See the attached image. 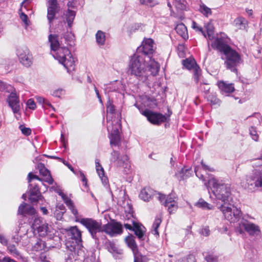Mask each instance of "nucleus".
I'll return each mask as SVG.
<instances>
[{
    "instance_id": "nucleus-1",
    "label": "nucleus",
    "mask_w": 262,
    "mask_h": 262,
    "mask_svg": "<svg viewBox=\"0 0 262 262\" xmlns=\"http://www.w3.org/2000/svg\"><path fill=\"white\" fill-rule=\"evenodd\" d=\"M229 38L224 33H221L211 43L212 48L225 55L226 68L233 72H237V67L242 62L240 54L229 45Z\"/></svg>"
},
{
    "instance_id": "nucleus-2",
    "label": "nucleus",
    "mask_w": 262,
    "mask_h": 262,
    "mask_svg": "<svg viewBox=\"0 0 262 262\" xmlns=\"http://www.w3.org/2000/svg\"><path fill=\"white\" fill-rule=\"evenodd\" d=\"M127 73L139 80L143 81L147 79V63L142 55L134 54L130 57Z\"/></svg>"
},
{
    "instance_id": "nucleus-3",
    "label": "nucleus",
    "mask_w": 262,
    "mask_h": 262,
    "mask_svg": "<svg viewBox=\"0 0 262 262\" xmlns=\"http://www.w3.org/2000/svg\"><path fill=\"white\" fill-rule=\"evenodd\" d=\"M209 184L212 186V192L218 200L222 201L224 204L232 202L233 199L229 185L215 179H210Z\"/></svg>"
},
{
    "instance_id": "nucleus-4",
    "label": "nucleus",
    "mask_w": 262,
    "mask_h": 262,
    "mask_svg": "<svg viewBox=\"0 0 262 262\" xmlns=\"http://www.w3.org/2000/svg\"><path fill=\"white\" fill-rule=\"evenodd\" d=\"M66 246L72 252H75L82 247L81 232L77 226L71 227L67 230Z\"/></svg>"
},
{
    "instance_id": "nucleus-5",
    "label": "nucleus",
    "mask_w": 262,
    "mask_h": 262,
    "mask_svg": "<svg viewBox=\"0 0 262 262\" xmlns=\"http://www.w3.org/2000/svg\"><path fill=\"white\" fill-rule=\"evenodd\" d=\"M74 38V34L72 32L68 31L60 36L56 34H50L48 37L51 50L56 52L59 49L66 47L64 46V44L72 46Z\"/></svg>"
},
{
    "instance_id": "nucleus-6",
    "label": "nucleus",
    "mask_w": 262,
    "mask_h": 262,
    "mask_svg": "<svg viewBox=\"0 0 262 262\" xmlns=\"http://www.w3.org/2000/svg\"><path fill=\"white\" fill-rule=\"evenodd\" d=\"M76 221L79 222L86 228L92 237L95 240L96 243L99 242L98 234L103 233L104 231V225H102L101 222L92 218H81L76 219Z\"/></svg>"
},
{
    "instance_id": "nucleus-7",
    "label": "nucleus",
    "mask_w": 262,
    "mask_h": 262,
    "mask_svg": "<svg viewBox=\"0 0 262 262\" xmlns=\"http://www.w3.org/2000/svg\"><path fill=\"white\" fill-rule=\"evenodd\" d=\"M54 57L64 66L67 70L68 72L70 73L75 71V58L67 47H62L59 49Z\"/></svg>"
},
{
    "instance_id": "nucleus-8",
    "label": "nucleus",
    "mask_w": 262,
    "mask_h": 262,
    "mask_svg": "<svg viewBox=\"0 0 262 262\" xmlns=\"http://www.w3.org/2000/svg\"><path fill=\"white\" fill-rule=\"evenodd\" d=\"M220 210L225 218L231 223H235L240 221L242 216L241 210L232 202H227L220 207Z\"/></svg>"
},
{
    "instance_id": "nucleus-9",
    "label": "nucleus",
    "mask_w": 262,
    "mask_h": 262,
    "mask_svg": "<svg viewBox=\"0 0 262 262\" xmlns=\"http://www.w3.org/2000/svg\"><path fill=\"white\" fill-rule=\"evenodd\" d=\"M238 224L239 227H236V231L240 234L244 232L242 229V228H244L245 230L251 236H257L260 234V230L259 226L254 223L242 220Z\"/></svg>"
},
{
    "instance_id": "nucleus-10",
    "label": "nucleus",
    "mask_w": 262,
    "mask_h": 262,
    "mask_svg": "<svg viewBox=\"0 0 262 262\" xmlns=\"http://www.w3.org/2000/svg\"><path fill=\"white\" fill-rule=\"evenodd\" d=\"M142 115L146 117L151 124L159 125L167 121V117L161 113L153 112L148 109L140 111Z\"/></svg>"
},
{
    "instance_id": "nucleus-11",
    "label": "nucleus",
    "mask_w": 262,
    "mask_h": 262,
    "mask_svg": "<svg viewBox=\"0 0 262 262\" xmlns=\"http://www.w3.org/2000/svg\"><path fill=\"white\" fill-rule=\"evenodd\" d=\"M110 161L112 164L117 167L126 168L128 162V158L126 155L121 156L118 151L113 150L111 154Z\"/></svg>"
},
{
    "instance_id": "nucleus-12",
    "label": "nucleus",
    "mask_w": 262,
    "mask_h": 262,
    "mask_svg": "<svg viewBox=\"0 0 262 262\" xmlns=\"http://www.w3.org/2000/svg\"><path fill=\"white\" fill-rule=\"evenodd\" d=\"M246 181L248 186L257 189L260 188L262 190V174L259 170H253L252 174L247 177Z\"/></svg>"
},
{
    "instance_id": "nucleus-13",
    "label": "nucleus",
    "mask_w": 262,
    "mask_h": 262,
    "mask_svg": "<svg viewBox=\"0 0 262 262\" xmlns=\"http://www.w3.org/2000/svg\"><path fill=\"white\" fill-rule=\"evenodd\" d=\"M17 55L20 62L27 67L32 64V56L29 54V51L26 47H18L17 49Z\"/></svg>"
},
{
    "instance_id": "nucleus-14",
    "label": "nucleus",
    "mask_w": 262,
    "mask_h": 262,
    "mask_svg": "<svg viewBox=\"0 0 262 262\" xmlns=\"http://www.w3.org/2000/svg\"><path fill=\"white\" fill-rule=\"evenodd\" d=\"M154 40L151 38L146 39L142 45L138 47L135 54L144 55L150 57L154 53Z\"/></svg>"
},
{
    "instance_id": "nucleus-15",
    "label": "nucleus",
    "mask_w": 262,
    "mask_h": 262,
    "mask_svg": "<svg viewBox=\"0 0 262 262\" xmlns=\"http://www.w3.org/2000/svg\"><path fill=\"white\" fill-rule=\"evenodd\" d=\"M122 225L120 222L108 223L104 225V231L108 235L113 236L122 233Z\"/></svg>"
},
{
    "instance_id": "nucleus-16",
    "label": "nucleus",
    "mask_w": 262,
    "mask_h": 262,
    "mask_svg": "<svg viewBox=\"0 0 262 262\" xmlns=\"http://www.w3.org/2000/svg\"><path fill=\"white\" fill-rule=\"evenodd\" d=\"M59 7L58 6L57 0H49V6L48 8L47 18L50 25L55 18V15L59 12Z\"/></svg>"
},
{
    "instance_id": "nucleus-17",
    "label": "nucleus",
    "mask_w": 262,
    "mask_h": 262,
    "mask_svg": "<svg viewBox=\"0 0 262 262\" xmlns=\"http://www.w3.org/2000/svg\"><path fill=\"white\" fill-rule=\"evenodd\" d=\"M217 85L221 93L226 96H229L230 94L235 91L234 84L227 81H219L217 82Z\"/></svg>"
},
{
    "instance_id": "nucleus-18",
    "label": "nucleus",
    "mask_w": 262,
    "mask_h": 262,
    "mask_svg": "<svg viewBox=\"0 0 262 262\" xmlns=\"http://www.w3.org/2000/svg\"><path fill=\"white\" fill-rule=\"evenodd\" d=\"M7 102L9 106L12 108L14 114L18 113L20 111L19 97L15 93H11L7 98Z\"/></svg>"
},
{
    "instance_id": "nucleus-19",
    "label": "nucleus",
    "mask_w": 262,
    "mask_h": 262,
    "mask_svg": "<svg viewBox=\"0 0 262 262\" xmlns=\"http://www.w3.org/2000/svg\"><path fill=\"white\" fill-rule=\"evenodd\" d=\"M29 192V200L32 204H37L39 200H41L43 198L37 185H34L31 187Z\"/></svg>"
},
{
    "instance_id": "nucleus-20",
    "label": "nucleus",
    "mask_w": 262,
    "mask_h": 262,
    "mask_svg": "<svg viewBox=\"0 0 262 262\" xmlns=\"http://www.w3.org/2000/svg\"><path fill=\"white\" fill-rule=\"evenodd\" d=\"M193 175V170L191 167L184 166L175 173L174 176L179 181H184Z\"/></svg>"
},
{
    "instance_id": "nucleus-21",
    "label": "nucleus",
    "mask_w": 262,
    "mask_h": 262,
    "mask_svg": "<svg viewBox=\"0 0 262 262\" xmlns=\"http://www.w3.org/2000/svg\"><path fill=\"white\" fill-rule=\"evenodd\" d=\"M182 63L185 69L193 70V79L196 81V62L195 59L193 57H190L183 60Z\"/></svg>"
},
{
    "instance_id": "nucleus-22",
    "label": "nucleus",
    "mask_w": 262,
    "mask_h": 262,
    "mask_svg": "<svg viewBox=\"0 0 262 262\" xmlns=\"http://www.w3.org/2000/svg\"><path fill=\"white\" fill-rule=\"evenodd\" d=\"M18 214L23 216L35 215L36 210L33 207L26 203L23 202L18 207Z\"/></svg>"
},
{
    "instance_id": "nucleus-23",
    "label": "nucleus",
    "mask_w": 262,
    "mask_h": 262,
    "mask_svg": "<svg viewBox=\"0 0 262 262\" xmlns=\"http://www.w3.org/2000/svg\"><path fill=\"white\" fill-rule=\"evenodd\" d=\"M38 167L39 173L45 177L43 181L50 185L52 184L54 180L51 176L50 171L45 167V165L43 163H40L38 164Z\"/></svg>"
},
{
    "instance_id": "nucleus-24",
    "label": "nucleus",
    "mask_w": 262,
    "mask_h": 262,
    "mask_svg": "<svg viewBox=\"0 0 262 262\" xmlns=\"http://www.w3.org/2000/svg\"><path fill=\"white\" fill-rule=\"evenodd\" d=\"M7 246V250L9 253L18 259H21L23 261H25V258L21 255V253L16 248L17 245L9 243V244L8 243Z\"/></svg>"
},
{
    "instance_id": "nucleus-25",
    "label": "nucleus",
    "mask_w": 262,
    "mask_h": 262,
    "mask_svg": "<svg viewBox=\"0 0 262 262\" xmlns=\"http://www.w3.org/2000/svg\"><path fill=\"white\" fill-rule=\"evenodd\" d=\"M95 164L97 172L101 180L102 184L104 186H106L108 183V178L105 176L104 169L101 166L98 159H96Z\"/></svg>"
},
{
    "instance_id": "nucleus-26",
    "label": "nucleus",
    "mask_w": 262,
    "mask_h": 262,
    "mask_svg": "<svg viewBox=\"0 0 262 262\" xmlns=\"http://www.w3.org/2000/svg\"><path fill=\"white\" fill-rule=\"evenodd\" d=\"M110 145L112 147L119 146L121 143L120 132L118 129H114L110 135Z\"/></svg>"
},
{
    "instance_id": "nucleus-27",
    "label": "nucleus",
    "mask_w": 262,
    "mask_h": 262,
    "mask_svg": "<svg viewBox=\"0 0 262 262\" xmlns=\"http://www.w3.org/2000/svg\"><path fill=\"white\" fill-rule=\"evenodd\" d=\"M134 228L133 231L134 232L135 235L138 237L139 239H143V236L145 233V227L142 225L136 223L134 221H132Z\"/></svg>"
},
{
    "instance_id": "nucleus-28",
    "label": "nucleus",
    "mask_w": 262,
    "mask_h": 262,
    "mask_svg": "<svg viewBox=\"0 0 262 262\" xmlns=\"http://www.w3.org/2000/svg\"><path fill=\"white\" fill-rule=\"evenodd\" d=\"M177 33L184 39H188V35L186 27L183 24H178L175 27Z\"/></svg>"
},
{
    "instance_id": "nucleus-29",
    "label": "nucleus",
    "mask_w": 262,
    "mask_h": 262,
    "mask_svg": "<svg viewBox=\"0 0 262 262\" xmlns=\"http://www.w3.org/2000/svg\"><path fill=\"white\" fill-rule=\"evenodd\" d=\"M153 190L149 187H145L141 190L139 197L144 201H148L153 195Z\"/></svg>"
},
{
    "instance_id": "nucleus-30",
    "label": "nucleus",
    "mask_w": 262,
    "mask_h": 262,
    "mask_svg": "<svg viewBox=\"0 0 262 262\" xmlns=\"http://www.w3.org/2000/svg\"><path fill=\"white\" fill-rule=\"evenodd\" d=\"M234 25L238 29L244 30L248 27V21L244 17L239 16L234 19Z\"/></svg>"
},
{
    "instance_id": "nucleus-31",
    "label": "nucleus",
    "mask_w": 262,
    "mask_h": 262,
    "mask_svg": "<svg viewBox=\"0 0 262 262\" xmlns=\"http://www.w3.org/2000/svg\"><path fill=\"white\" fill-rule=\"evenodd\" d=\"M199 8L198 11L205 17H209L212 14V11L211 8L207 7L205 4L200 0Z\"/></svg>"
},
{
    "instance_id": "nucleus-32",
    "label": "nucleus",
    "mask_w": 262,
    "mask_h": 262,
    "mask_svg": "<svg viewBox=\"0 0 262 262\" xmlns=\"http://www.w3.org/2000/svg\"><path fill=\"white\" fill-rule=\"evenodd\" d=\"M205 98L210 102L212 105L220 106L221 101L217 98L216 94L213 93H205Z\"/></svg>"
},
{
    "instance_id": "nucleus-33",
    "label": "nucleus",
    "mask_w": 262,
    "mask_h": 262,
    "mask_svg": "<svg viewBox=\"0 0 262 262\" xmlns=\"http://www.w3.org/2000/svg\"><path fill=\"white\" fill-rule=\"evenodd\" d=\"M205 29L206 31V34L204 33L202 30V28H199L198 27V30L201 32V33L204 35L205 37H208V38L210 40H211L213 38L214 35V27L213 25L209 23L205 26Z\"/></svg>"
},
{
    "instance_id": "nucleus-34",
    "label": "nucleus",
    "mask_w": 262,
    "mask_h": 262,
    "mask_svg": "<svg viewBox=\"0 0 262 262\" xmlns=\"http://www.w3.org/2000/svg\"><path fill=\"white\" fill-rule=\"evenodd\" d=\"M62 199L66 205L68 207L69 209L71 210L72 213L74 215L76 218L78 215V211L75 208L72 201L65 194V196H62Z\"/></svg>"
},
{
    "instance_id": "nucleus-35",
    "label": "nucleus",
    "mask_w": 262,
    "mask_h": 262,
    "mask_svg": "<svg viewBox=\"0 0 262 262\" xmlns=\"http://www.w3.org/2000/svg\"><path fill=\"white\" fill-rule=\"evenodd\" d=\"M51 226H49L47 224H42L35 230H37L39 235L41 236H46L48 234H50L52 231H51Z\"/></svg>"
},
{
    "instance_id": "nucleus-36",
    "label": "nucleus",
    "mask_w": 262,
    "mask_h": 262,
    "mask_svg": "<svg viewBox=\"0 0 262 262\" xmlns=\"http://www.w3.org/2000/svg\"><path fill=\"white\" fill-rule=\"evenodd\" d=\"M162 222V217L160 215L157 216L155 218V221L152 224L151 233L156 236H159L158 228Z\"/></svg>"
},
{
    "instance_id": "nucleus-37",
    "label": "nucleus",
    "mask_w": 262,
    "mask_h": 262,
    "mask_svg": "<svg viewBox=\"0 0 262 262\" xmlns=\"http://www.w3.org/2000/svg\"><path fill=\"white\" fill-rule=\"evenodd\" d=\"M147 68L148 69V71L151 72L152 75L155 76L159 73L160 65L157 62L152 61L148 66H147Z\"/></svg>"
},
{
    "instance_id": "nucleus-38",
    "label": "nucleus",
    "mask_w": 262,
    "mask_h": 262,
    "mask_svg": "<svg viewBox=\"0 0 262 262\" xmlns=\"http://www.w3.org/2000/svg\"><path fill=\"white\" fill-rule=\"evenodd\" d=\"M76 15V12L68 9L66 13V21L68 27L70 28L73 24V20Z\"/></svg>"
},
{
    "instance_id": "nucleus-39",
    "label": "nucleus",
    "mask_w": 262,
    "mask_h": 262,
    "mask_svg": "<svg viewBox=\"0 0 262 262\" xmlns=\"http://www.w3.org/2000/svg\"><path fill=\"white\" fill-rule=\"evenodd\" d=\"M172 3L178 11H183L186 9V0H173Z\"/></svg>"
},
{
    "instance_id": "nucleus-40",
    "label": "nucleus",
    "mask_w": 262,
    "mask_h": 262,
    "mask_svg": "<svg viewBox=\"0 0 262 262\" xmlns=\"http://www.w3.org/2000/svg\"><path fill=\"white\" fill-rule=\"evenodd\" d=\"M46 247V243L40 239H37L35 244L32 247L33 251H39L44 250Z\"/></svg>"
},
{
    "instance_id": "nucleus-41",
    "label": "nucleus",
    "mask_w": 262,
    "mask_h": 262,
    "mask_svg": "<svg viewBox=\"0 0 262 262\" xmlns=\"http://www.w3.org/2000/svg\"><path fill=\"white\" fill-rule=\"evenodd\" d=\"M106 244L107 246L108 250L110 252L119 254H122V251L116 247L114 242L108 241Z\"/></svg>"
},
{
    "instance_id": "nucleus-42",
    "label": "nucleus",
    "mask_w": 262,
    "mask_h": 262,
    "mask_svg": "<svg viewBox=\"0 0 262 262\" xmlns=\"http://www.w3.org/2000/svg\"><path fill=\"white\" fill-rule=\"evenodd\" d=\"M167 6L170 10V16L180 19H183L184 18L183 13L182 12L183 11H178V13H176L172 10L171 4L168 0L167 2Z\"/></svg>"
},
{
    "instance_id": "nucleus-43",
    "label": "nucleus",
    "mask_w": 262,
    "mask_h": 262,
    "mask_svg": "<svg viewBox=\"0 0 262 262\" xmlns=\"http://www.w3.org/2000/svg\"><path fill=\"white\" fill-rule=\"evenodd\" d=\"M198 207L207 210H212L214 208L213 205L208 203L202 199H200L198 201Z\"/></svg>"
},
{
    "instance_id": "nucleus-44",
    "label": "nucleus",
    "mask_w": 262,
    "mask_h": 262,
    "mask_svg": "<svg viewBox=\"0 0 262 262\" xmlns=\"http://www.w3.org/2000/svg\"><path fill=\"white\" fill-rule=\"evenodd\" d=\"M96 39L97 43L99 45H103L105 41V36L103 32L98 31L96 34Z\"/></svg>"
},
{
    "instance_id": "nucleus-45",
    "label": "nucleus",
    "mask_w": 262,
    "mask_h": 262,
    "mask_svg": "<svg viewBox=\"0 0 262 262\" xmlns=\"http://www.w3.org/2000/svg\"><path fill=\"white\" fill-rule=\"evenodd\" d=\"M126 242L129 248H130L133 251L137 250L138 247L135 239L130 236H128L126 238Z\"/></svg>"
},
{
    "instance_id": "nucleus-46",
    "label": "nucleus",
    "mask_w": 262,
    "mask_h": 262,
    "mask_svg": "<svg viewBox=\"0 0 262 262\" xmlns=\"http://www.w3.org/2000/svg\"><path fill=\"white\" fill-rule=\"evenodd\" d=\"M106 111L107 113H109L111 114H115V106L113 104V100H111L110 98L107 101L106 103Z\"/></svg>"
},
{
    "instance_id": "nucleus-47",
    "label": "nucleus",
    "mask_w": 262,
    "mask_h": 262,
    "mask_svg": "<svg viewBox=\"0 0 262 262\" xmlns=\"http://www.w3.org/2000/svg\"><path fill=\"white\" fill-rule=\"evenodd\" d=\"M139 2L141 5L150 7H153L159 4V3L155 0H139Z\"/></svg>"
},
{
    "instance_id": "nucleus-48",
    "label": "nucleus",
    "mask_w": 262,
    "mask_h": 262,
    "mask_svg": "<svg viewBox=\"0 0 262 262\" xmlns=\"http://www.w3.org/2000/svg\"><path fill=\"white\" fill-rule=\"evenodd\" d=\"M249 134L253 140L255 141H257L258 140L259 136L255 127L251 126L249 128Z\"/></svg>"
},
{
    "instance_id": "nucleus-49",
    "label": "nucleus",
    "mask_w": 262,
    "mask_h": 262,
    "mask_svg": "<svg viewBox=\"0 0 262 262\" xmlns=\"http://www.w3.org/2000/svg\"><path fill=\"white\" fill-rule=\"evenodd\" d=\"M149 258L146 255L139 254L135 256L134 261L135 262H148Z\"/></svg>"
},
{
    "instance_id": "nucleus-50",
    "label": "nucleus",
    "mask_w": 262,
    "mask_h": 262,
    "mask_svg": "<svg viewBox=\"0 0 262 262\" xmlns=\"http://www.w3.org/2000/svg\"><path fill=\"white\" fill-rule=\"evenodd\" d=\"M177 52L179 56L183 58L185 56V46L183 44H179L177 47Z\"/></svg>"
},
{
    "instance_id": "nucleus-51",
    "label": "nucleus",
    "mask_w": 262,
    "mask_h": 262,
    "mask_svg": "<svg viewBox=\"0 0 262 262\" xmlns=\"http://www.w3.org/2000/svg\"><path fill=\"white\" fill-rule=\"evenodd\" d=\"M19 128L21 130L23 134L28 136L31 135V129L29 127H26L24 125H20Z\"/></svg>"
},
{
    "instance_id": "nucleus-52",
    "label": "nucleus",
    "mask_w": 262,
    "mask_h": 262,
    "mask_svg": "<svg viewBox=\"0 0 262 262\" xmlns=\"http://www.w3.org/2000/svg\"><path fill=\"white\" fill-rule=\"evenodd\" d=\"M165 206L168 207V211L170 214L173 213L176 211L178 209V205L176 202L167 205H165Z\"/></svg>"
},
{
    "instance_id": "nucleus-53",
    "label": "nucleus",
    "mask_w": 262,
    "mask_h": 262,
    "mask_svg": "<svg viewBox=\"0 0 262 262\" xmlns=\"http://www.w3.org/2000/svg\"><path fill=\"white\" fill-rule=\"evenodd\" d=\"M42 221L40 219V217H35L33 223H32V227L34 229H37L38 226H41Z\"/></svg>"
},
{
    "instance_id": "nucleus-54",
    "label": "nucleus",
    "mask_w": 262,
    "mask_h": 262,
    "mask_svg": "<svg viewBox=\"0 0 262 262\" xmlns=\"http://www.w3.org/2000/svg\"><path fill=\"white\" fill-rule=\"evenodd\" d=\"M28 183H30L33 179H36L40 181H43V179L40 178L38 176L33 174L32 172H29L28 175Z\"/></svg>"
},
{
    "instance_id": "nucleus-55",
    "label": "nucleus",
    "mask_w": 262,
    "mask_h": 262,
    "mask_svg": "<svg viewBox=\"0 0 262 262\" xmlns=\"http://www.w3.org/2000/svg\"><path fill=\"white\" fill-rule=\"evenodd\" d=\"M205 258L207 262H217V257L213 255H206Z\"/></svg>"
},
{
    "instance_id": "nucleus-56",
    "label": "nucleus",
    "mask_w": 262,
    "mask_h": 262,
    "mask_svg": "<svg viewBox=\"0 0 262 262\" xmlns=\"http://www.w3.org/2000/svg\"><path fill=\"white\" fill-rule=\"evenodd\" d=\"M28 107L31 110H35L36 107V103L32 99H29L27 102Z\"/></svg>"
},
{
    "instance_id": "nucleus-57",
    "label": "nucleus",
    "mask_w": 262,
    "mask_h": 262,
    "mask_svg": "<svg viewBox=\"0 0 262 262\" xmlns=\"http://www.w3.org/2000/svg\"><path fill=\"white\" fill-rule=\"evenodd\" d=\"M63 94H64V91L61 89H59L54 90L53 92L52 95L53 96H55L56 97H60Z\"/></svg>"
},
{
    "instance_id": "nucleus-58",
    "label": "nucleus",
    "mask_w": 262,
    "mask_h": 262,
    "mask_svg": "<svg viewBox=\"0 0 262 262\" xmlns=\"http://www.w3.org/2000/svg\"><path fill=\"white\" fill-rule=\"evenodd\" d=\"M20 18L25 25H29V20L28 16L25 13L21 12L20 14Z\"/></svg>"
},
{
    "instance_id": "nucleus-59",
    "label": "nucleus",
    "mask_w": 262,
    "mask_h": 262,
    "mask_svg": "<svg viewBox=\"0 0 262 262\" xmlns=\"http://www.w3.org/2000/svg\"><path fill=\"white\" fill-rule=\"evenodd\" d=\"M9 86L6 83L0 80V92H8Z\"/></svg>"
},
{
    "instance_id": "nucleus-60",
    "label": "nucleus",
    "mask_w": 262,
    "mask_h": 262,
    "mask_svg": "<svg viewBox=\"0 0 262 262\" xmlns=\"http://www.w3.org/2000/svg\"><path fill=\"white\" fill-rule=\"evenodd\" d=\"M20 237L17 234L12 237L11 241L10 243L18 245L20 242Z\"/></svg>"
},
{
    "instance_id": "nucleus-61",
    "label": "nucleus",
    "mask_w": 262,
    "mask_h": 262,
    "mask_svg": "<svg viewBox=\"0 0 262 262\" xmlns=\"http://www.w3.org/2000/svg\"><path fill=\"white\" fill-rule=\"evenodd\" d=\"M200 233L206 236L209 235L210 234V230L209 229V227L207 226L205 227L200 230Z\"/></svg>"
},
{
    "instance_id": "nucleus-62",
    "label": "nucleus",
    "mask_w": 262,
    "mask_h": 262,
    "mask_svg": "<svg viewBox=\"0 0 262 262\" xmlns=\"http://www.w3.org/2000/svg\"><path fill=\"white\" fill-rule=\"evenodd\" d=\"M176 202L173 198H172L170 195L166 196V200L165 202L163 203V205H167L170 204H172L173 203Z\"/></svg>"
},
{
    "instance_id": "nucleus-63",
    "label": "nucleus",
    "mask_w": 262,
    "mask_h": 262,
    "mask_svg": "<svg viewBox=\"0 0 262 262\" xmlns=\"http://www.w3.org/2000/svg\"><path fill=\"white\" fill-rule=\"evenodd\" d=\"M201 164L202 167L204 170H208L209 171H213L214 170L213 168H211L209 166L206 165L203 161H201Z\"/></svg>"
},
{
    "instance_id": "nucleus-64",
    "label": "nucleus",
    "mask_w": 262,
    "mask_h": 262,
    "mask_svg": "<svg viewBox=\"0 0 262 262\" xmlns=\"http://www.w3.org/2000/svg\"><path fill=\"white\" fill-rule=\"evenodd\" d=\"M0 243L3 245H8V241L6 238L2 234H0Z\"/></svg>"
}]
</instances>
